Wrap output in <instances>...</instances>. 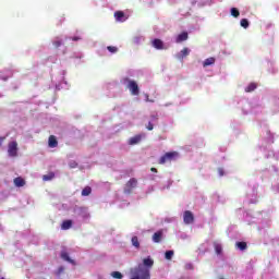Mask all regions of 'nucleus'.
I'll use <instances>...</instances> for the list:
<instances>
[{"mask_svg": "<svg viewBox=\"0 0 279 279\" xmlns=\"http://www.w3.org/2000/svg\"><path fill=\"white\" fill-rule=\"evenodd\" d=\"M154 267V259L148 256L143 259V263L131 269V279H151L149 269Z\"/></svg>", "mask_w": 279, "mask_h": 279, "instance_id": "1", "label": "nucleus"}, {"mask_svg": "<svg viewBox=\"0 0 279 279\" xmlns=\"http://www.w3.org/2000/svg\"><path fill=\"white\" fill-rule=\"evenodd\" d=\"M180 154L178 151H170L166 153L163 156L160 157L158 163L159 165H166V162H171L178 158Z\"/></svg>", "mask_w": 279, "mask_h": 279, "instance_id": "2", "label": "nucleus"}, {"mask_svg": "<svg viewBox=\"0 0 279 279\" xmlns=\"http://www.w3.org/2000/svg\"><path fill=\"white\" fill-rule=\"evenodd\" d=\"M136 186H138V180H136V178L130 179L124 186L125 195H132V192Z\"/></svg>", "mask_w": 279, "mask_h": 279, "instance_id": "3", "label": "nucleus"}, {"mask_svg": "<svg viewBox=\"0 0 279 279\" xmlns=\"http://www.w3.org/2000/svg\"><path fill=\"white\" fill-rule=\"evenodd\" d=\"M125 82H128V88L131 95H134V96L140 95L141 90L138 89V84L136 83V81L125 78Z\"/></svg>", "mask_w": 279, "mask_h": 279, "instance_id": "4", "label": "nucleus"}, {"mask_svg": "<svg viewBox=\"0 0 279 279\" xmlns=\"http://www.w3.org/2000/svg\"><path fill=\"white\" fill-rule=\"evenodd\" d=\"M8 154L11 158H16V156H19V143L16 142L9 143Z\"/></svg>", "mask_w": 279, "mask_h": 279, "instance_id": "5", "label": "nucleus"}, {"mask_svg": "<svg viewBox=\"0 0 279 279\" xmlns=\"http://www.w3.org/2000/svg\"><path fill=\"white\" fill-rule=\"evenodd\" d=\"M183 221L186 223V226H191V223L195 222V216L193 215V211L185 210L183 214Z\"/></svg>", "mask_w": 279, "mask_h": 279, "instance_id": "6", "label": "nucleus"}, {"mask_svg": "<svg viewBox=\"0 0 279 279\" xmlns=\"http://www.w3.org/2000/svg\"><path fill=\"white\" fill-rule=\"evenodd\" d=\"M143 138H145V134L134 135L129 140V145H138V143L143 141Z\"/></svg>", "mask_w": 279, "mask_h": 279, "instance_id": "7", "label": "nucleus"}, {"mask_svg": "<svg viewBox=\"0 0 279 279\" xmlns=\"http://www.w3.org/2000/svg\"><path fill=\"white\" fill-rule=\"evenodd\" d=\"M151 46L155 48V49H158V50H162L165 49V43L162 41V39H159V38H156L151 41Z\"/></svg>", "mask_w": 279, "mask_h": 279, "instance_id": "8", "label": "nucleus"}, {"mask_svg": "<svg viewBox=\"0 0 279 279\" xmlns=\"http://www.w3.org/2000/svg\"><path fill=\"white\" fill-rule=\"evenodd\" d=\"M150 121L148 122V125L146 126V129L151 132V130H154V123L158 122V116L157 114H153L150 116Z\"/></svg>", "mask_w": 279, "mask_h": 279, "instance_id": "9", "label": "nucleus"}, {"mask_svg": "<svg viewBox=\"0 0 279 279\" xmlns=\"http://www.w3.org/2000/svg\"><path fill=\"white\" fill-rule=\"evenodd\" d=\"M191 53V50L189 48H183L181 50V52L177 56L178 60H184V58H186V56H189Z\"/></svg>", "mask_w": 279, "mask_h": 279, "instance_id": "10", "label": "nucleus"}, {"mask_svg": "<svg viewBox=\"0 0 279 279\" xmlns=\"http://www.w3.org/2000/svg\"><path fill=\"white\" fill-rule=\"evenodd\" d=\"M48 146L51 147L52 149L58 147V140L56 138L54 135H50L48 138Z\"/></svg>", "mask_w": 279, "mask_h": 279, "instance_id": "11", "label": "nucleus"}, {"mask_svg": "<svg viewBox=\"0 0 279 279\" xmlns=\"http://www.w3.org/2000/svg\"><path fill=\"white\" fill-rule=\"evenodd\" d=\"M154 243H160L162 241V230H159L153 234Z\"/></svg>", "mask_w": 279, "mask_h": 279, "instance_id": "12", "label": "nucleus"}, {"mask_svg": "<svg viewBox=\"0 0 279 279\" xmlns=\"http://www.w3.org/2000/svg\"><path fill=\"white\" fill-rule=\"evenodd\" d=\"M71 228H73L72 220H64L61 225V230H71Z\"/></svg>", "mask_w": 279, "mask_h": 279, "instance_id": "13", "label": "nucleus"}, {"mask_svg": "<svg viewBox=\"0 0 279 279\" xmlns=\"http://www.w3.org/2000/svg\"><path fill=\"white\" fill-rule=\"evenodd\" d=\"M62 260H66V263H71V265H75V260L71 259L66 251L61 252Z\"/></svg>", "mask_w": 279, "mask_h": 279, "instance_id": "14", "label": "nucleus"}, {"mask_svg": "<svg viewBox=\"0 0 279 279\" xmlns=\"http://www.w3.org/2000/svg\"><path fill=\"white\" fill-rule=\"evenodd\" d=\"M114 19H116V21L123 23V21H125V20H123V19H125V13H123V11H117L114 13Z\"/></svg>", "mask_w": 279, "mask_h": 279, "instance_id": "15", "label": "nucleus"}, {"mask_svg": "<svg viewBox=\"0 0 279 279\" xmlns=\"http://www.w3.org/2000/svg\"><path fill=\"white\" fill-rule=\"evenodd\" d=\"M184 40H189V33L183 32L178 35L177 43H184Z\"/></svg>", "mask_w": 279, "mask_h": 279, "instance_id": "16", "label": "nucleus"}, {"mask_svg": "<svg viewBox=\"0 0 279 279\" xmlns=\"http://www.w3.org/2000/svg\"><path fill=\"white\" fill-rule=\"evenodd\" d=\"M216 59L215 57H209L203 62V66L206 69V66H213L215 64Z\"/></svg>", "mask_w": 279, "mask_h": 279, "instance_id": "17", "label": "nucleus"}, {"mask_svg": "<svg viewBox=\"0 0 279 279\" xmlns=\"http://www.w3.org/2000/svg\"><path fill=\"white\" fill-rule=\"evenodd\" d=\"M15 186H17L19 189H21V186H25V179L17 177L13 180Z\"/></svg>", "mask_w": 279, "mask_h": 279, "instance_id": "18", "label": "nucleus"}, {"mask_svg": "<svg viewBox=\"0 0 279 279\" xmlns=\"http://www.w3.org/2000/svg\"><path fill=\"white\" fill-rule=\"evenodd\" d=\"M131 243H132L133 247H135L136 250H141V242L138 241V236L134 235L131 239Z\"/></svg>", "mask_w": 279, "mask_h": 279, "instance_id": "19", "label": "nucleus"}, {"mask_svg": "<svg viewBox=\"0 0 279 279\" xmlns=\"http://www.w3.org/2000/svg\"><path fill=\"white\" fill-rule=\"evenodd\" d=\"M93 193V189L90 186H85L83 190H82V193L81 195L83 197H88V195H90Z\"/></svg>", "mask_w": 279, "mask_h": 279, "instance_id": "20", "label": "nucleus"}, {"mask_svg": "<svg viewBox=\"0 0 279 279\" xmlns=\"http://www.w3.org/2000/svg\"><path fill=\"white\" fill-rule=\"evenodd\" d=\"M53 178H56V173L53 172H49L48 174L43 175L44 182H50V180H53Z\"/></svg>", "mask_w": 279, "mask_h": 279, "instance_id": "21", "label": "nucleus"}, {"mask_svg": "<svg viewBox=\"0 0 279 279\" xmlns=\"http://www.w3.org/2000/svg\"><path fill=\"white\" fill-rule=\"evenodd\" d=\"M255 88H258V85L256 83H250L245 88V93H254Z\"/></svg>", "mask_w": 279, "mask_h": 279, "instance_id": "22", "label": "nucleus"}, {"mask_svg": "<svg viewBox=\"0 0 279 279\" xmlns=\"http://www.w3.org/2000/svg\"><path fill=\"white\" fill-rule=\"evenodd\" d=\"M235 246L238 250H241V252L247 250V243L246 242H236Z\"/></svg>", "mask_w": 279, "mask_h": 279, "instance_id": "23", "label": "nucleus"}, {"mask_svg": "<svg viewBox=\"0 0 279 279\" xmlns=\"http://www.w3.org/2000/svg\"><path fill=\"white\" fill-rule=\"evenodd\" d=\"M231 16H233V19H239V16H241V12H239V9L231 8Z\"/></svg>", "mask_w": 279, "mask_h": 279, "instance_id": "24", "label": "nucleus"}, {"mask_svg": "<svg viewBox=\"0 0 279 279\" xmlns=\"http://www.w3.org/2000/svg\"><path fill=\"white\" fill-rule=\"evenodd\" d=\"M240 25L241 27H243L244 29H247V27H250V21H247V19H242L240 21Z\"/></svg>", "mask_w": 279, "mask_h": 279, "instance_id": "25", "label": "nucleus"}, {"mask_svg": "<svg viewBox=\"0 0 279 279\" xmlns=\"http://www.w3.org/2000/svg\"><path fill=\"white\" fill-rule=\"evenodd\" d=\"M166 260H171L173 258V251H167L165 253Z\"/></svg>", "mask_w": 279, "mask_h": 279, "instance_id": "26", "label": "nucleus"}, {"mask_svg": "<svg viewBox=\"0 0 279 279\" xmlns=\"http://www.w3.org/2000/svg\"><path fill=\"white\" fill-rule=\"evenodd\" d=\"M112 278L116 279H123V275L120 271H113L111 272Z\"/></svg>", "mask_w": 279, "mask_h": 279, "instance_id": "27", "label": "nucleus"}, {"mask_svg": "<svg viewBox=\"0 0 279 279\" xmlns=\"http://www.w3.org/2000/svg\"><path fill=\"white\" fill-rule=\"evenodd\" d=\"M107 49L110 53H117L119 51V48L116 46H108Z\"/></svg>", "mask_w": 279, "mask_h": 279, "instance_id": "28", "label": "nucleus"}, {"mask_svg": "<svg viewBox=\"0 0 279 279\" xmlns=\"http://www.w3.org/2000/svg\"><path fill=\"white\" fill-rule=\"evenodd\" d=\"M215 252H216V254H221V252H222L221 244H215Z\"/></svg>", "mask_w": 279, "mask_h": 279, "instance_id": "29", "label": "nucleus"}, {"mask_svg": "<svg viewBox=\"0 0 279 279\" xmlns=\"http://www.w3.org/2000/svg\"><path fill=\"white\" fill-rule=\"evenodd\" d=\"M52 45H53V47H54L56 49H58L59 47H62V41H61V40H54V41L52 43Z\"/></svg>", "mask_w": 279, "mask_h": 279, "instance_id": "30", "label": "nucleus"}, {"mask_svg": "<svg viewBox=\"0 0 279 279\" xmlns=\"http://www.w3.org/2000/svg\"><path fill=\"white\" fill-rule=\"evenodd\" d=\"M63 271H64V267H60V268L58 269L57 275L60 276V274H62Z\"/></svg>", "mask_w": 279, "mask_h": 279, "instance_id": "31", "label": "nucleus"}, {"mask_svg": "<svg viewBox=\"0 0 279 279\" xmlns=\"http://www.w3.org/2000/svg\"><path fill=\"white\" fill-rule=\"evenodd\" d=\"M3 141H5V137L0 136V147H1V145H3Z\"/></svg>", "mask_w": 279, "mask_h": 279, "instance_id": "32", "label": "nucleus"}, {"mask_svg": "<svg viewBox=\"0 0 279 279\" xmlns=\"http://www.w3.org/2000/svg\"><path fill=\"white\" fill-rule=\"evenodd\" d=\"M150 171H151L153 173H158V169H156V168H150Z\"/></svg>", "mask_w": 279, "mask_h": 279, "instance_id": "33", "label": "nucleus"}, {"mask_svg": "<svg viewBox=\"0 0 279 279\" xmlns=\"http://www.w3.org/2000/svg\"><path fill=\"white\" fill-rule=\"evenodd\" d=\"M80 39H81L80 37H72V40H74V41H77Z\"/></svg>", "mask_w": 279, "mask_h": 279, "instance_id": "34", "label": "nucleus"}, {"mask_svg": "<svg viewBox=\"0 0 279 279\" xmlns=\"http://www.w3.org/2000/svg\"><path fill=\"white\" fill-rule=\"evenodd\" d=\"M220 175H223V169H219Z\"/></svg>", "mask_w": 279, "mask_h": 279, "instance_id": "35", "label": "nucleus"}, {"mask_svg": "<svg viewBox=\"0 0 279 279\" xmlns=\"http://www.w3.org/2000/svg\"><path fill=\"white\" fill-rule=\"evenodd\" d=\"M74 167H77V163H72L71 168L73 169Z\"/></svg>", "mask_w": 279, "mask_h": 279, "instance_id": "36", "label": "nucleus"}, {"mask_svg": "<svg viewBox=\"0 0 279 279\" xmlns=\"http://www.w3.org/2000/svg\"><path fill=\"white\" fill-rule=\"evenodd\" d=\"M0 279H5V278L2 277V278H0Z\"/></svg>", "mask_w": 279, "mask_h": 279, "instance_id": "37", "label": "nucleus"}]
</instances>
